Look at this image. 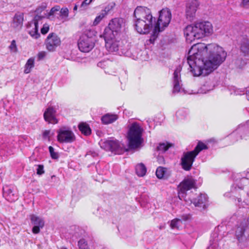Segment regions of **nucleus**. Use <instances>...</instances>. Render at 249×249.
<instances>
[{"instance_id": "f257e3e1", "label": "nucleus", "mask_w": 249, "mask_h": 249, "mask_svg": "<svg viewBox=\"0 0 249 249\" xmlns=\"http://www.w3.org/2000/svg\"><path fill=\"white\" fill-rule=\"evenodd\" d=\"M227 53L215 44H194L188 52V63L195 76H206L225 60Z\"/></svg>"}, {"instance_id": "f03ea898", "label": "nucleus", "mask_w": 249, "mask_h": 249, "mask_svg": "<svg viewBox=\"0 0 249 249\" xmlns=\"http://www.w3.org/2000/svg\"><path fill=\"white\" fill-rule=\"evenodd\" d=\"M184 32L186 40L192 42L196 39H200L211 35L213 32V27L210 22H200L187 26Z\"/></svg>"}, {"instance_id": "7ed1b4c3", "label": "nucleus", "mask_w": 249, "mask_h": 249, "mask_svg": "<svg viewBox=\"0 0 249 249\" xmlns=\"http://www.w3.org/2000/svg\"><path fill=\"white\" fill-rule=\"evenodd\" d=\"M142 132L143 129L137 122H134L128 126L126 137L129 149H134L140 146L143 142Z\"/></svg>"}, {"instance_id": "20e7f679", "label": "nucleus", "mask_w": 249, "mask_h": 249, "mask_svg": "<svg viewBox=\"0 0 249 249\" xmlns=\"http://www.w3.org/2000/svg\"><path fill=\"white\" fill-rule=\"evenodd\" d=\"M171 19V13L168 8L162 9L160 11L157 23L154 29V38L157 36L159 32L162 31L168 25Z\"/></svg>"}, {"instance_id": "39448f33", "label": "nucleus", "mask_w": 249, "mask_h": 249, "mask_svg": "<svg viewBox=\"0 0 249 249\" xmlns=\"http://www.w3.org/2000/svg\"><path fill=\"white\" fill-rule=\"evenodd\" d=\"M94 35V31L89 30L87 34L82 35L78 41L79 50L83 53L90 52L94 47V39L91 37Z\"/></svg>"}, {"instance_id": "423d86ee", "label": "nucleus", "mask_w": 249, "mask_h": 249, "mask_svg": "<svg viewBox=\"0 0 249 249\" xmlns=\"http://www.w3.org/2000/svg\"><path fill=\"white\" fill-rule=\"evenodd\" d=\"M46 8V5H42L37 8L36 11L37 15L30 24V26L33 27V29L29 30V33L32 37L35 39L38 38L40 36V34L38 33V24L42 23V20L44 18V16L41 15L40 14Z\"/></svg>"}, {"instance_id": "0eeeda50", "label": "nucleus", "mask_w": 249, "mask_h": 249, "mask_svg": "<svg viewBox=\"0 0 249 249\" xmlns=\"http://www.w3.org/2000/svg\"><path fill=\"white\" fill-rule=\"evenodd\" d=\"M196 181L192 178H187L181 181L178 187V197L180 200L188 201L186 192L196 187Z\"/></svg>"}, {"instance_id": "6e6552de", "label": "nucleus", "mask_w": 249, "mask_h": 249, "mask_svg": "<svg viewBox=\"0 0 249 249\" xmlns=\"http://www.w3.org/2000/svg\"><path fill=\"white\" fill-rule=\"evenodd\" d=\"M101 147L107 151H111L117 154L123 153L125 148V145L119 141L107 140L100 143Z\"/></svg>"}, {"instance_id": "1a4fd4ad", "label": "nucleus", "mask_w": 249, "mask_h": 249, "mask_svg": "<svg viewBox=\"0 0 249 249\" xmlns=\"http://www.w3.org/2000/svg\"><path fill=\"white\" fill-rule=\"evenodd\" d=\"M124 26V20L122 18H115L109 22L108 27L105 30V34L120 36L122 28Z\"/></svg>"}, {"instance_id": "9d476101", "label": "nucleus", "mask_w": 249, "mask_h": 249, "mask_svg": "<svg viewBox=\"0 0 249 249\" xmlns=\"http://www.w3.org/2000/svg\"><path fill=\"white\" fill-rule=\"evenodd\" d=\"M135 20L156 21L150 9L144 6H138L134 12Z\"/></svg>"}, {"instance_id": "9b49d317", "label": "nucleus", "mask_w": 249, "mask_h": 249, "mask_svg": "<svg viewBox=\"0 0 249 249\" xmlns=\"http://www.w3.org/2000/svg\"><path fill=\"white\" fill-rule=\"evenodd\" d=\"M57 133V138L59 142L71 143L75 140V137L73 132L66 127L60 128Z\"/></svg>"}, {"instance_id": "f8f14e48", "label": "nucleus", "mask_w": 249, "mask_h": 249, "mask_svg": "<svg viewBox=\"0 0 249 249\" xmlns=\"http://www.w3.org/2000/svg\"><path fill=\"white\" fill-rule=\"evenodd\" d=\"M106 42L105 46L109 52H114L118 50L120 36L104 34Z\"/></svg>"}, {"instance_id": "ddd939ff", "label": "nucleus", "mask_w": 249, "mask_h": 249, "mask_svg": "<svg viewBox=\"0 0 249 249\" xmlns=\"http://www.w3.org/2000/svg\"><path fill=\"white\" fill-rule=\"evenodd\" d=\"M156 21L134 20L136 30L140 34H148Z\"/></svg>"}, {"instance_id": "4468645a", "label": "nucleus", "mask_w": 249, "mask_h": 249, "mask_svg": "<svg viewBox=\"0 0 249 249\" xmlns=\"http://www.w3.org/2000/svg\"><path fill=\"white\" fill-rule=\"evenodd\" d=\"M197 155L193 151L184 153L181 159V164L182 168L185 171L191 170L192 164Z\"/></svg>"}, {"instance_id": "2eb2a0df", "label": "nucleus", "mask_w": 249, "mask_h": 249, "mask_svg": "<svg viewBox=\"0 0 249 249\" xmlns=\"http://www.w3.org/2000/svg\"><path fill=\"white\" fill-rule=\"evenodd\" d=\"M61 44L60 38L55 34H49L46 39V49L50 52L54 51Z\"/></svg>"}, {"instance_id": "dca6fc26", "label": "nucleus", "mask_w": 249, "mask_h": 249, "mask_svg": "<svg viewBox=\"0 0 249 249\" xmlns=\"http://www.w3.org/2000/svg\"><path fill=\"white\" fill-rule=\"evenodd\" d=\"M199 6L198 0H189L186 5V15L187 18L192 20L196 15V12Z\"/></svg>"}, {"instance_id": "f3484780", "label": "nucleus", "mask_w": 249, "mask_h": 249, "mask_svg": "<svg viewBox=\"0 0 249 249\" xmlns=\"http://www.w3.org/2000/svg\"><path fill=\"white\" fill-rule=\"evenodd\" d=\"M31 223L34 225L32 229V232L34 234H37L40 232V229L43 228L44 226V220L36 215H30Z\"/></svg>"}, {"instance_id": "a211bd4d", "label": "nucleus", "mask_w": 249, "mask_h": 249, "mask_svg": "<svg viewBox=\"0 0 249 249\" xmlns=\"http://www.w3.org/2000/svg\"><path fill=\"white\" fill-rule=\"evenodd\" d=\"M181 70V67L180 66H178L176 68L174 72V87L173 89V93H178L181 92V90H182L179 84Z\"/></svg>"}, {"instance_id": "6ab92c4d", "label": "nucleus", "mask_w": 249, "mask_h": 249, "mask_svg": "<svg viewBox=\"0 0 249 249\" xmlns=\"http://www.w3.org/2000/svg\"><path fill=\"white\" fill-rule=\"evenodd\" d=\"M56 110L52 107H48L44 113V120L49 123L55 124L58 121L55 117Z\"/></svg>"}, {"instance_id": "aec40b11", "label": "nucleus", "mask_w": 249, "mask_h": 249, "mask_svg": "<svg viewBox=\"0 0 249 249\" xmlns=\"http://www.w3.org/2000/svg\"><path fill=\"white\" fill-rule=\"evenodd\" d=\"M207 201V196L206 194H201L197 196V198L194 199L193 200L189 198L188 199L187 202L189 204L193 203L196 207H204L205 204Z\"/></svg>"}, {"instance_id": "412c9836", "label": "nucleus", "mask_w": 249, "mask_h": 249, "mask_svg": "<svg viewBox=\"0 0 249 249\" xmlns=\"http://www.w3.org/2000/svg\"><path fill=\"white\" fill-rule=\"evenodd\" d=\"M23 21V14L18 13L14 17L12 23V26L17 29H21L22 26Z\"/></svg>"}, {"instance_id": "4be33fe9", "label": "nucleus", "mask_w": 249, "mask_h": 249, "mask_svg": "<svg viewBox=\"0 0 249 249\" xmlns=\"http://www.w3.org/2000/svg\"><path fill=\"white\" fill-rule=\"evenodd\" d=\"M117 119L116 115L107 114L102 117L101 120L103 124H108L115 122Z\"/></svg>"}, {"instance_id": "5701e85b", "label": "nucleus", "mask_w": 249, "mask_h": 249, "mask_svg": "<svg viewBox=\"0 0 249 249\" xmlns=\"http://www.w3.org/2000/svg\"><path fill=\"white\" fill-rule=\"evenodd\" d=\"M245 229L244 226L241 225L237 227L235 231V235L239 242H242L244 240Z\"/></svg>"}, {"instance_id": "b1692460", "label": "nucleus", "mask_w": 249, "mask_h": 249, "mask_svg": "<svg viewBox=\"0 0 249 249\" xmlns=\"http://www.w3.org/2000/svg\"><path fill=\"white\" fill-rule=\"evenodd\" d=\"M241 51L245 54L249 53V39L248 38H243L241 43Z\"/></svg>"}, {"instance_id": "393cba45", "label": "nucleus", "mask_w": 249, "mask_h": 249, "mask_svg": "<svg viewBox=\"0 0 249 249\" xmlns=\"http://www.w3.org/2000/svg\"><path fill=\"white\" fill-rule=\"evenodd\" d=\"M35 66V59L33 57L29 58L25 65L24 72L26 74L31 72Z\"/></svg>"}, {"instance_id": "a878e982", "label": "nucleus", "mask_w": 249, "mask_h": 249, "mask_svg": "<svg viewBox=\"0 0 249 249\" xmlns=\"http://www.w3.org/2000/svg\"><path fill=\"white\" fill-rule=\"evenodd\" d=\"M79 129L82 134L88 136L91 133V129L89 125L86 123H82L78 125Z\"/></svg>"}, {"instance_id": "bb28decb", "label": "nucleus", "mask_w": 249, "mask_h": 249, "mask_svg": "<svg viewBox=\"0 0 249 249\" xmlns=\"http://www.w3.org/2000/svg\"><path fill=\"white\" fill-rule=\"evenodd\" d=\"M136 173L139 177L144 176L146 172V168L143 163L138 164L135 167Z\"/></svg>"}, {"instance_id": "cd10ccee", "label": "nucleus", "mask_w": 249, "mask_h": 249, "mask_svg": "<svg viewBox=\"0 0 249 249\" xmlns=\"http://www.w3.org/2000/svg\"><path fill=\"white\" fill-rule=\"evenodd\" d=\"M59 17L63 22L68 21L69 20L68 17L69 14V9L67 7L60 8Z\"/></svg>"}, {"instance_id": "c85d7f7f", "label": "nucleus", "mask_w": 249, "mask_h": 249, "mask_svg": "<svg viewBox=\"0 0 249 249\" xmlns=\"http://www.w3.org/2000/svg\"><path fill=\"white\" fill-rule=\"evenodd\" d=\"M107 12L106 10H102L99 14L96 17L93 22V25L96 26L98 25L100 21L107 16Z\"/></svg>"}, {"instance_id": "c756f323", "label": "nucleus", "mask_w": 249, "mask_h": 249, "mask_svg": "<svg viewBox=\"0 0 249 249\" xmlns=\"http://www.w3.org/2000/svg\"><path fill=\"white\" fill-rule=\"evenodd\" d=\"M182 224V221L180 219L176 218L172 220L170 223V227L172 229L179 230L181 225Z\"/></svg>"}, {"instance_id": "7c9ffc66", "label": "nucleus", "mask_w": 249, "mask_h": 249, "mask_svg": "<svg viewBox=\"0 0 249 249\" xmlns=\"http://www.w3.org/2000/svg\"><path fill=\"white\" fill-rule=\"evenodd\" d=\"M172 144L166 142L160 143L157 147V150L162 153L165 152L169 147L172 146Z\"/></svg>"}, {"instance_id": "2f4dec72", "label": "nucleus", "mask_w": 249, "mask_h": 249, "mask_svg": "<svg viewBox=\"0 0 249 249\" xmlns=\"http://www.w3.org/2000/svg\"><path fill=\"white\" fill-rule=\"evenodd\" d=\"M208 148L206 144L202 142H199L193 151L197 155L198 153L203 149H207Z\"/></svg>"}, {"instance_id": "473e14b6", "label": "nucleus", "mask_w": 249, "mask_h": 249, "mask_svg": "<svg viewBox=\"0 0 249 249\" xmlns=\"http://www.w3.org/2000/svg\"><path fill=\"white\" fill-rule=\"evenodd\" d=\"M79 249H89L87 241L85 239H81L78 242Z\"/></svg>"}, {"instance_id": "72a5a7b5", "label": "nucleus", "mask_w": 249, "mask_h": 249, "mask_svg": "<svg viewBox=\"0 0 249 249\" xmlns=\"http://www.w3.org/2000/svg\"><path fill=\"white\" fill-rule=\"evenodd\" d=\"M166 169L159 167L157 168L156 172V176L159 178H162L164 177Z\"/></svg>"}, {"instance_id": "f704fd0d", "label": "nucleus", "mask_w": 249, "mask_h": 249, "mask_svg": "<svg viewBox=\"0 0 249 249\" xmlns=\"http://www.w3.org/2000/svg\"><path fill=\"white\" fill-rule=\"evenodd\" d=\"M49 150L52 159H57L58 158V153L54 152V148L52 146H50L49 147Z\"/></svg>"}, {"instance_id": "c9c22d12", "label": "nucleus", "mask_w": 249, "mask_h": 249, "mask_svg": "<svg viewBox=\"0 0 249 249\" xmlns=\"http://www.w3.org/2000/svg\"><path fill=\"white\" fill-rule=\"evenodd\" d=\"M10 51L13 53H17L18 51L17 47L15 40H13L12 41L11 45L9 46Z\"/></svg>"}, {"instance_id": "e433bc0d", "label": "nucleus", "mask_w": 249, "mask_h": 249, "mask_svg": "<svg viewBox=\"0 0 249 249\" xmlns=\"http://www.w3.org/2000/svg\"><path fill=\"white\" fill-rule=\"evenodd\" d=\"M60 9V7L58 5H56L52 8L50 12L48 14L49 16H51L54 15L55 12L59 11Z\"/></svg>"}, {"instance_id": "4c0bfd02", "label": "nucleus", "mask_w": 249, "mask_h": 249, "mask_svg": "<svg viewBox=\"0 0 249 249\" xmlns=\"http://www.w3.org/2000/svg\"><path fill=\"white\" fill-rule=\"evenodd\" d=\"M7 193L8 194V195L9 196V198L11 199V201H15L16 199H17V196H15L11 189H8L7 191Z\"/></svg>"}, {"instance_id": "58836bf2", "label": "nucleus", "mask_w": 249, "mask_h": 249, "mask_svg": "<svg viewBox=\"0 0 249 249\" xmlns=\"http://www.w3.org/2000/svg\"><path fill=\"white\" fill-rule=\"evenodd\" d=\"M44 173V166L43 165H37L36 169V174L38 175H41Z\"/></svg>"}, {"instance_id": "ea45409f", "label": "nucleus", "mask_w": 249, "mask_h": 249, "mask_svg": "<svg viewBox=\"0 0 249 249\" xmlns=\"http://www.w3.org/2000/svg\"><path fill=\"white\" fill-rule=\"evenodd\" d=\"M47 53L44 51H41L37 54V59L38 60H41L43 59L46 56Z\"/></svg>"}, {"instance_id": "a19ab883", "label": "nucleus", "mask_w": 249, "mask_h": 249, "mask_svg": "<svg viewBox=\"0 0 249 249\" xmlns=\"http://www.w3.org/2000/svg\"><path fill=\"white\" fill-rule=\"evenodd\" d=\"M49 30V26L48 24H45L43 27L41 29V32L42 34H46Z\"/></svg>"}, {"instance_id": "79ce46f5", "label": "nucleus", "mask_w": 249, "mask_h": 249, "mask_svg": "<svg viewBox=\"0 0 249 249\" xmlns=\"http://www.w3.org/2000/svg\"><path fill=\"white\" fill-rule=\"evenodd\" d=\"M93 0H85L83 1L80 6V8H83L85 6H87Z\"/></svg>"}, {"instance_id": "37998d69", "label": "nucleus", "mask_w": 249, "mask_h": 249, "mask_svg": "<svg viewBox=\"0 0 249 249\" xmlns=\"http://www.w3.org/2000/svg\"><path fill=\"white\" fill-rule=\"evenodd\" d=\"M242 5L246 8L249 7V0H242Z\"/></svg>"}, {"instance_id": "c03bdc74", "label": "nucleus", "mask_w": 249, "mask_h": 249, "mask_svg": "<svg viewBox=\"0 0 249 249\" xmlns=\"http://www.w3.org/2000/svg\"><path fill=\"white\" fill-rule=\"evenodd\" d=\"M50 130H45L43 134V137L44 138H48L49 139L50 138Z\"/></svg>"}, {"instance_id": "a18cd8bd", "label": "nucleus", "mask_w": 249, "mask_h": 249, "mask_svg": "<svg viewBox=\"0 0 249 249\" xmlns=\"http://www.w3.org/2000/svg\"><path fill=\"white\" fill-rule=\"evenodd\" d=\"M209 82H206L203 86L202 87H213V86H211L210 87L209 86Z\"/></svg>"}, {"instance_id": "49530a36", "label": "nucleus", "mask_w": 249, "mask_h": 249, "mask_svg": "<svg viewBox=\"0 0 249 249\" xmlns=\"http://www.w3.org/2000/svg\"><path fill=\"white\" fill-rule=\"evenodd\" d=\"M77 5H75L73 8V10L76 11V10H77Z\"/></svg>"}, {"instance_id": "de8ad7c7", "label": "nucleus", "mask_w": 249, "mask_h": 249, "mask_svg": "<svg viewBox=\"0 0 249 249\" xmlns=\"http://www.w3.org/2000/svg\"><path fill=\"white\" fill-rule=\"evenodd\" d=\"M241 62H242V61L241 60H237L236 61V63L238 64L239 63H241Z\"/></svg>"}, {"instance_id": "09e8293b", "label": "nucleus", "mask_w": 249, "mask_h": 249, "mask_svg": "<svg viewBox=\"0 0 249 249\" xmlns=\"http://www.w3.org/2000/svg\"><path fill=\"white\" fill-rule=\"evenodd\" d=\"M198 92L202 93H206V91H199Z\"/></svg>"}, {"instance_id": "8fccbe9b", "label": "nucleus", "mask_w": 249, "mask_h": 249, "mask_svg": "<svg viewBox=\"0 0 249 249\" xmlns=\"http://www.w3.org/2000/svg\"><path fill=\"white\" fill-rule=\"evenodd\" d=\"M59 249H68L66 247H61V248H60Z\"/></svg>"}, {"instance_id": "3c124183", "label": "nucleus", "mask_w": 249, "mask_h": 249, "mask_svg": "<svg viewBox=\"0 0 249 249\" xmlns=\"http://www.w3.org/2000/svg\"><path fill=\"white\" fill-rule=\"evenodd\" d=\"M237 67H238L239 68H241L242 66H240V65H239V66H237Z\"/></svg>"}, {"instance_id": "603ef678", "label": "nucleus", "mask_w": 249, "mask_h": 249, "mask_svg": "<svg viewBox=\"0 0 249 249\" xmlns=\"http://www.w3.org/2000/svg\"><path fill=\"white\" fill-rule=\"evenodd\" d=\"M101 62H100V63H99L98 64V66H100V65H101Z\"/></svg>"}, {"instance_id": "864d4df0", "label": "nucleus", "mask_w": 249, "mask_h": 249, "mask_svg": "<svg viewBox=\"0 0 249 249\" xmlns=\"http://www.w3.org/2000/svg\"><path fill=\"white\" fill-rule=\"evenodd\" d=\"M150 41L151 42H152V38H150Z\"/></svg>"}, {"instance_id": "5fc2aeb1", "label": "nucleus", "mask_w": 249, "mask_h": 249, "mask_svg": "<svg viewBox=\"0 0 249 249\" xmlns=\"http://www.w3.org/2000/svg\"><path fill=\"white\" fill-rule=\"evenodd\" d=\"M248 196H249V193L248 194Z\"/></svg>"}]
</instances>
